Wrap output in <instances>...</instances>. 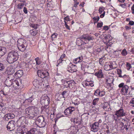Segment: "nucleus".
<instances>
[{
	"mask_svg": "<svg viewBox=\"0 0 134 134\" xmlns=\"http://www.w3.org/2000/svg\"><path fill=\"white\" fill-rule=\"evenodd\" d=\"M117 72L118 74L119 75V77H122L121 75V73L122 72L121 70L120 69H117Z\"/></svg>",
	"mask_w": 134,
	"mask_h": 134,
	"instance_id": "c9c22d12",
	"label": "nucleus"
},
{
	"mask_svg": "<svg viewBox=\"0 0 134 134\" xmlns=\"http://www.w3.org/2000/svg\"><path fill=\"white\" fill-rule=\"evenodd\" d=\"M50 101L49 98L46 95H43L41 98V104L44 106H48Z\"/></svg>",
	"mask_w": 134,
	"mask_h": 134,
	"instance_id": "39448f33",
	"label": "nucleus"
},
{
	"mask_svg": "<svg viewBox=\"0 0 134 134\" xmlns=\"http://www.w3.org/2000/svg\"><path fill=\"white\" fill-rule=\"evenodd\" d=\"M16 123L14 121H11L9 122L7 126V128L8 130L9 131H12L15 128Z\"/></svg>",
	"mask_w": 134,
	"mask_h": 134,
	"instance_id": "6e6552de",
	"label": "nucleus"
},
{
	"mask_svg": "<svg viewBox=\"0 0 134 134\" xmlns=\"http://www.w3.org/2000/svg\"><path fill=\"white\" fill-rule=\"evenodd\" d=\"M6 52V48L4 47H0V58Z\"/></svg>",
	"mask_w": 134,
	"mask_h": 134,
	"instance_id": "412c9836",
	"label": "nucleus"
},
{
	"mask_svg": "<svg viewBox=\"0 0 134 134\" xmlns=\"http://www.w3.org/2000/svg\"><path fill=\"white\" fill-rule=\"evenodd\" d=\"M9 76H8V79H7L5 81V85L8 87H10L12 85L13 80L12 79H10Z\"/></svg>",
	"mask_w": 134,
	"mask_h": 134,
	"instance_id": "f3484780",
	"label": "nucleus"
},
{
	"mask_svg": "<svg viewBox=\"0 0 134 134\" xmlns=\"http://www.w3.org/2000/svg\"><path fill=\"white\" fill-rule=\"evenodd\" d=\"M67 92V91H64L62 93L61 95H60L59 97L57 98L58 100H62L64 102L65 100V96Z\"/></svg>",
	"mask_w": 134,
	"mask_h": 134,
	"instance_id": "ddd939ff",
	"label": "nucleus"
},
{
	"mask_svg": "<svg viewBox=\"0 0 134 134\" xmlns=\"http://www.w3.org/2000/svg\"><path fill=\"white\" fill-rule=\"evenodd\" d=\"M64 20H65L64 21H70V19L69 18V16H67L66 17H65L64 18Z\"/></svg>",
	"mask_w": 134,
	"mask_h": 134,
	"instance_id": "de8ad7c7",
	"label": "nucleus"
},
{
	"mask_svg": "<svg viewBox=\"0 0 134 134\" xmlns=\"http://www.w3.org/2000/svg\"><path fill=\"white\" fill-rule=\"evenodd\" d=\"M37 73L38 76L42 78H44L48 76L49 75L48 71L43 70H38Z\"/></svg>",
	"mask_w": 134,
	"mask_h": 134,
	"instance_id": "0eeeda50",
	"label": "nucleus"
},
{
	"mask_svg": "<svg viewBox=\"0 0 134 134\" xmlns=\"http://www.w3.org/2000/svg\"><path fill=\"white\" fill-rule=\"evenodd\" d=\"M124 123H122L121 124L124 126V129L125 128L126 130H127L128 129V126L130 125L129 123L127 121H124Z\"/></svg>",
	"mask_w": 134,
	"mask_h": 134,
	"instance_id": "b1692460",
	"label": "nucleus"
},
{
	"mask_svg": "<svg viewBox=\"0 0 134 134\" xmlns=\"http://www.w3.org/2000/svg\"><path fill=\"white\" fill-rule=\"evenodd\" d=\"M126 67L128 70H129L130 68H132L131 64L128 63H127Z\"/></svg>",
	"mask_w": 134,
	"mask_h": 134,
	"instance_id": "58836bf2",
	"label": "nucleus"
},
{
	"mask_svg": "<svg viewBox=\"0 0 134 134\" xmlns=\"http://www.w3.org/2000/svg\"><path fill=\"white\" fill-rule=\"evenodd\" d=\"M131 9L132 10H134V4H133L132 6V7Z\"/></svg>",
	"mask_w": 134,
	"mask_h": 134,
	"instance_id": "774afa93",
	"label": "nucleus"
},
{
	"mask_svg": "<svg viewBox=\"0 0 134 134\" xmlns=\"http://www.w3.org/2000/svg\"><path fill=\"white\" fill-rule=\"evenodd\" d=\"M7 72L8 74V76H9L11 75H12L15 72L14 69L12 66L7 67Z\"/></svg>",
	"mask_w": 134,
	"mask_h": 134,
	"instance_id": "dca6fc26",
	"label": "nucleus"
},
{
	"mask_svg": "<svg viewBox=\"0 0 134 134\" xmlns=\"http://www.w3.org/2000/svg\"><path fill=\"white\" fill-rule=\"evenodd\" d=\"M83 58L82 57H79L73 60V62L75 64H77L79 62L83 61Z\"/></svg>",
	"mask_w": 134,
	"mask_h": 134,
	"instance_id": "5701e85b",
	"label": "nucleus"
},
{
	"mask_svg": "<svg viewBox=\"0 0 134 134\" xmlns=\"http://www.w3.org/2000/svg\"><path fill=\"white\" fill-rule=\"evenodd\" d=\"M121 53L122 55L123 56H125L127 55V53L126 49H124L122 50Z\"/></svg>",
	"mask_w": 134,
	"mask_h": 134,
	"instance_id": "f704fd0d",
	"label": "nucleus"
},
{
	"mask_svg": "<svg viewBox=\"0 0 134 134\" xmlns=\"http://www.w3.org/2000/svg\"><path fill=\"white\" fill-rule=\"evenodd\" d=\"M75 110V108L73 107H70L67 108L64 111V114L70 116L72 112Z\"/></svg>",
	"mask_w": 134,
	"mask_h": 134,
	"instance_id": "9d476101",
	"label": "nucleus"
},
{
	"mask_svg": "<svg viewBox=\"0 0 134 134\" xmlns=\"http://www.w3.org/2000/svg\"><path fill=\"white\" fill-rule=\"evenodd\" d=\"M64 61L63 60H62V59H60L59 60L57 61V62H59V64L60 63H62V61Z\"/></svg>",
	"mask_w": 134,
	"mask_h": 134,
	"instance_id": "bf43d9fd",
	"label": "nucleus"
},
{
	"mask_svg": "<svg viewBox=\"0 0 134 134\" xmlns=\"http://www.w3.org/2000/svg\"><path fill=\"white\" fill-rule=\"evenodd\" d=\"M104 69L106 71H108L110 70V67L109 65H105L104 66Z\"/></svg>",
	"mask_w": 134,
	"mask_h": 134,
	"instance_id": "473e14b6",
	"label": "nucleus"
},
{
	"mask_svg": "<svg viewBox=\"0 0 134 134\" xmlns=\"http://www.w3.org/2000/svg\"><path fill=\"white\" fill-rule=\"evenodd\" d=\"M104 126H105L106 127V129H107V130L109 129V127L107 126V125L106 124H104Z\"/></svg>",
	"mask_w": 134,
	"mask_h": 134,
	"instance_id": "69168bd1",
	"label": "nucleus"
},
{
	"mask_svg": "<svg viewBox=\"0 0 134 134\" xmlns=\"http://www.w3.org/2000/svg\"><path fill=\"white\" fill-rule=\"evenodd\" d=\"M75 84V81L73 80H71L67 81H64L63 85L65 87L70 88L74 86Z\"/></svg>",
	"mask_w": 134,
	"mask_h": 134,
	"instance_id": "1a4fd4ad",
	"label": "nucleus"
},
{
	"mask_svg": "<svg viewBox=\"0 0 134 134\" xmlns=\"http://www.w3.org/2000/svg\"><path fill=\"white\" fill-rule=\"evenodd\" d=\"M109 65L110 67V70L116 68V67H114L112 65Z\"/></svg>",
	"mask_w": 134,
	"mask_h": 134,
	"instance_id": "680f3d73",
	"label": "nucleus"
},
{
	"mask_svg": "<svg viewBox=\"0 0 134 134\" xmlns=\"http://www.w3.org/2000/svg\"><path fill=\"white\" fill-rule=\"evenodd\" d=\"M74 68L73 67H72L71 69V70L70 71V72H76L77 71V69H76L75 68H76V66L75 65H74L73 66Z\"/></svg>",
	"mask_w": 134,
	"mask_h": 134,
	"instance_id": "7c9ffc66",
	"label": "nucleus"
},
{
	"mask_svg": "<svg viewBox=\"0 0 134 134\" xmlns=\"http://www.w3.org/2000/svg\"><path fill=\"white\" fill-rule=\"evenodd\" d=\"M103 25V23L102 22L100 23H98L97 25V28H100L102 27Z\"/></svg>",
	"mask_w": 134,
	"mask_h": 134,
	"instance_id": "49530a36",
	"label": "nucleus"
},
{
	"mask_svg": "<svg viewBox=\"0 0 134 134\" xmlns=\"http://www.w3.org/2000/svg\"><path fill=\"white\" fill-rule=\"evenodd\" d=\"M30 32L32 35L35 36L37 33V31L35 29H33L30 31Z\"/></svg>",
	"mask_w": 134,
	"mask_h": 134,
	"instance_id": "a878e982",
	"label": "nucleus"
},
{
	"mask_svg": "<svg viewBox=\"0 0 134 134\" xmlns=\"http://www.w3.org/2000/svg\"><path fill=\"white\" fill-rule=\"evenodd\" d=\"M17 122H18L17 124H18V126L19 127H20V126H21V123L22 122H21V121L20 120H18V121Z\"/></svg>",
	"mask_w": 134,
	"mask_h": 134,
	"instance_id": "864d4df0",
	"label": "nucleus"
},
{
	"mask_svg": "<svg viewBox=\"0 0 134 134\" xmlns=\"http://www.w3.org/2000/svg\"><path fill=\"white\" fill-rule=\"evenodd\" d=\"M99 123L95 122L93 124L91 127V131L94 132H96L98 130L99 127Z\"/></svg>",
	"mask_w": 134,
	"mask_h": 134,
	"instance_id": "2eb2a0df",
	"label": "nucleus"
},
{
	"mask_svg": "<svg viewBox=\"0 0 134 134\" xmlns=\"http://www.w3.org/2000/svg\"><path fill=\"white\" fill-rule=\"evenodd\" d=\"M131 52L132 54H134V48L132 49L131 51Z\"/></svg>",
	"mask_w": 134,
	"mask_h": 134,
	"instance_id": "338daca9",
	"label": "nucleus"
},
{
	"mask_svg": "<svg viewBox=\"0 0 134 134\" xmlns=\"http://www.w3.org/2000/svg\"><path fill=\"white\" fill-rule=\"evenodd\" d=\"M39 83V81L37 79L34 80L33 82V84L35 87L37 86L38 85Z\"/></svg>",
	"mask_w": 134,
	"mask_h": 134,
	"instance_id": "cd10ccee",
	"label": "nucleus"
},
{
	"mask_svg": "<svg viewBox=\"0 0 134 134\" xmlns=\"http://www.w3.org/2000/svg\"><path fill=\"white\" fill-rule=\"evenodd\" d=\"M80 38H81V40L82 41H83V40L85 41H89L92 39V37L89 35L85 34L82 35L80 37Z\"/></svg>",
	"mask_w": 134,
	"mask_h": 134,
	"instance_id": "f8f14e48",
	"label": "nucleus"
},
{
	"mask_svg": "<svg viewBox=\"0 0 134 134\" xmlns=\"http://www.w3.org/2000/svg\"><path fill=\"white\" fill-rule=\"evenodd\" d=\"M5 108V107L4 105H2V104L0 105V110L4 111Z\"/></svg>",
	"mask_w": 134,
	"mask_h": 134,
	"instance_id": "37998d69",
	"label": "nucleus"
},
{
	"mask_svg": "<svg viewBox=\"0 0 134 134\" xmlns=\"http://www.w3.org/2000/svg\"><path fill=\"white\" fill-rule=\"evenodd\" d=\"M36 131V129L33 128L26 132L22 131V133L23 134H35V132Z\"/></svg>",
	"mask_w": 134,
	"mask_h": 134,
	"instance_id": "a211bd4d",
	"label": "nucleus"
},
{
	"mask_svg": "<svg viewBox=\"0 0 134 134\" xmlns=\"http://www.w3.org/2000/svg\"><path fill=\"white\" fill-rule=\"evenodd\" d=\"M4 68V65L2 63H0V70H3Z\"/></svg>",
	"mask_w": 134,
	"mask_h": 134,
	"instance_id": "c03bdc74",
	"label": "nucleus"
},
{
	"mask_svg": "<svg viewBox=\"0 0 134 134\" xmlns=\"http://www.w3.org/2000/svg\"><path fill=\"white\" fill-rule=\"evenodd\" d=\"M24 12L25 14H27V11L26 8L25 7L24 8Z\"/></svg>",
	"mask_w": 134,
	"mask_h": 134,
	"instance_id": "3c124183",
	"label": "nucleus"
},
{
	"mask_svg": "<svg viewBox=\"0 0 134 134\" xmlns=\"http://www.w3.org/2000/svg\"><path fill=\"white\" fill-rule=\"evenodd\" d=\"M79 4V2H76L75 3V4H74V7L76 8L77 7V5Z\"/></svg>",
	"mask_w": 134,
	"mask_h": 134,
	"instance_id": "052dcab7",
	"label": "nucleus"
},
{
	"mask_svg": "<svg viewBox=\"0 0 134 134\" xmlns=\"http://www.w3.org/2000/svg\"><path fill=\"white\" fill-rule=\"evenodd\" d=\"M99 12L100 14H101L103 12V10L102 9V8L100 7L99 9Z\"/></svg>",
	"mask_w": 134,
	"mask_h": 134,
	"instance_id": "603ef678",
	"label": "nucleus"
},
{
	"mask_svg": "<svg viewBox=\"0 0 134 134\" xmlns=\"http://www.w3.org/2000/svg\"><path fill=\"white\" fill-rule=\"evenodd\" d=\"M104 105L103 107V109L105 111H107V110H109V108H108L109 106V105L107 104L108 105Z\"/></svg>",
	"mask_w": 134,
	"mask_h": 134,
	"instance_id": "79ce46f5",
	"label": "nucleus"
},
{
	"mask_svg": "<svg viewBox=\"0 0 134 134\" xmlns=\"http://www.w3.org/2000/svg\"><path fill=\"white\" fill-rule=\"evenodd\" d=\"M65 22V24L64 25L65 27L68 29L70 30V29L69 27V26H68L66 24V21H64Z\"/></svg>",
	"mask_w": 134,
	"mask_h": 134,
	"instance_id": "09e8293b",
	"label": "nucleus"
},
{
	"mask_svg": "<svg viewBox=\"0 0 134 134\" xmlns=\"http://www.w3.org/2000/svg\"><path fill=\"white\" fill-rule=\"evenodd\" d=\"M102 59V58H101L100 59V60H99V63L100 64H102V63H103V61L101 60Z\"/></svg>",
	"mask_w": 134,
	"mask_h": 134,
	"instance_id": "e2e57ef3",
	"label": "nucleus"
},
{
	"mask_svg": "<svg viewBox=\"0 0 134 134\" xmlns=\"http://www.w3.org/2000/svg\"><path fill=\"white\" fill-rule=\"evenodd\" d=\"M23 74V71L21 70L18 71L14 75L16 78L20 77Z\"/></svg>",
	"mask_w": 134,
	"mask_h": 134,
	"instance_id": "6ab92c4d",
	"label": "nucleus"
},
{
	"mask_svg": "<svg viewBox=\"0 0 134 134\" xmlns=\"http://www.w3.org/2000/svg\"><path fill=\"white\" fill-rule=\"evenodd\" d=\"M35 60L36 61V63L37 65H39L42 63V61L41 59L38 57H37L35 58Z\"/></svg>",
	"mask_w": 134,
	"mask_h": 134,
	"instance_id": "bb28decb",
	"label": "nucleus"
},
{
	"mask_svg": "<svg viewBox=\"0 0 134 134\" xmlns=\"http://www.w3.org/2000/svg\"><path fill=\"white\" fill-rule=\"evenodd\" d=\"M104 14H105V12H104V13H103L102 14H101L100 15V18H103L104 17Z\"/></svg>",
	"mask_w": 134,
	"mask_h": 134,
	"instance_id": "0e129e2a",
	"label": "nucleus"
},
{
	"mask_svg": "<svg viewBox=\"0 0 134 134\" xmlns=\"http://www.w3.org/2000/svg\"><path fill=\"white\" fill-rule=\"evenodd\" d=\"M33 99H34L32 96L30 97L29 98L26 99L25 101L23 102V104H25L26 105H28V103H31Z\"/></svg>",
	"mask_w": 134,
	"mask_h": 134,
	"instance_id": "4be33fe9",
	"label": "nucleus"
},
{
	"mask_svg": "<svg viewBox=\"0 0 134 134\" xmlns=\"http://www.w3.org/2000/svg\"><path fill=\"white\" fill-rule=\"evenodd\" d=\"M125 28H126V30H130L131 29V28L128 26H125Z\"/></svg>",
	"mask_w": 134,
	"mask_h": 134,
	"instance_id": "6e6d98bb",
	"label": "nucleus"
},
{
	"mask_svg": "<svg viewBox=\"0 0 134 134\" xmlns=\"http://www.w3.org/2000/svg\"><path fill=\"white\" fill-rule=\"evenodd\" d=\"M30 26L34 28L35 29L38 28V25L37 24H31Z\"/></svg>",
	"mask_w": 134,
	"mask_h": 134,
	"instance_id": "72a5a7b5",
	"label": "nucleus"
},
{
	"mask_svg": "<svg viewBox=\"0 0 134 134\" xmlns=\"http://www.w3.org/2000/svg\"><path fill=\"white\" fill-rule=\"evenodd\" d=\"M131 106L134 107V98L132 99L131 100L130 102Z\"/></svg>",
	"mask_w": 134,
	"mask_h": 134,
	"instance_id": "a19ab883",
	"label": "nucleus"
},
{
	"mask_svg": "<svg viewBox=\"0 0 134 134\" xmlns=\"http://www.w3.org/2000/svg\"><path fill=\"white\" fill-rule=\"evenodd\" d=\"M115 115H116L118 118L125 116L126 113L124 112L122 108H121L120 109L115 111Z\"/></svg>",
	"mask_w": 134,
	"mask_h": 134,
	"instance_id": "9b49d317",
	"label": "nucleus"
},
{
	"mask_svg": "<svg viewBox=\"0 0 134 134\" xmlns=\"http://www.w3.org/2000/svg\"><path fill=\"white\" fill-rule=\"evenodd\" d=\"M49 106H44V107L43 110L44 111L46 112V113H48L49 110L48 108H49Z\"/></svg>",
	"mask_w": 134,
	"mask_h": 134,
	"instance_id": "c756f323",
	"label": "nucleus"
},
{
	"mask_svg": "<svg viewBox=\"0 0 134 134\" xmlns=\"http://www.w3.org/2000/svg\"><path fill=\"white\" fill-rule=\"evenodd\" d=\"M15 117L13 113L6 114L4 117V119L6 121H8L9 119L14 118Z\"/></svg>",
	"mask_w": 134,
	"mask_h": 134,
	"instance_id": "4468645a",
	"label": "nucleus"
},
{
	"mask_svg": "<svg viewBox=\"0 0 134 134\" xmlns=\"http://www.w3.org/2000/svg\"><path fill=\"white\" fill-rule=\"evenodd\" d=\"M103 29L105 30H107L109 29V27L108 26H105L104 27Z\"/></svg>",
	"mask_w": 134,
	"mask_h": 134,
	"instance_id": "5fc2aeb1",
	"label": "nucleus"
},
{
	"mask_svg": "<svg viewBox=\"0 0 134 134\" xmlns=\"http://www.w3.org/2000/svg\"><path fill=\"white\" fill-rule=\"evenodd\" d=\"M36 124L40 127H43L46 125L45 122L44 121V118L42 116H38L35 121Z\"/></svg>",
	"mask_w": 134,
	"mask_h": 134,
	"instance_id": "20e7f679",
	"label": "nucleus"
},
{
	"mask_svg": "<svg viewBox=\"0 0 134 134\" xmlns=\"http://www.w3.org/2000/svg\"><path fill=\"white\" fill-rule=\"evenodd\" d=\"M94 75L95 76H97L99 78H102L103 77L104 75L102 72V70L100 69L98 72L95 73Z\"/></svg>",
	"mask_w": 134,
	"mask_h": 134,
	"instance_id": "aec40b11",
	"label": "nucleus"
},
{
	"mask_svg": "<svg viewBox=\"0 0 134 134\" xmlns=\"http://www.w3.org/2000/svg\"><path fill=\"white\" fill-rule=\"evenodd\" d=\"M57 35L58 34L56 33L53 34L51 36V38H52V40H53L55 38H56Z\"/></svg>",
	"mask_w": 134,
	"mask_h": 134,
	"instance_id": "ea45409f",
	"label": "nucleus"
},
{
	"mask_svg": "<svg viewBox=\"0 0 134 134\" xmlns=\"http://www.w3.org/2000/svg\"><path fill=\"white\" fill-rule=\"evenodd\" d=\"M119 88L122 87L121 92L123 95H126L128 93L129 87L127 85H125L124 83H122L119 84L118 86Z\"/></svg>",
	"mask_w": 134,
	"mask_h": 134,
	"instance_id": "423d86ee",
	"label": "nucleus"
},
{
	"mask_svg": "<svg viewBox=\"0 0 134 134\" xmlns=\"http://www.w3.org/2000/svg\"><path fill=\"white\" fill-rule=\"evenodd\" d=\"M17 46L18 48L20 51L24 52L27 47V43L25 40L23 38H19L17 41Z\"/></svg>",
	"mask_w": 134,
	"mask_h": 134,
	"instance_id": "7ed1b4c3",
	"label": "nucleus"
},
{
	"mask_svg": "<svg viewBox=\"0 0 134 134\" xmlns=\"http://www.w3.org/2000/svg\"><path fill=\"white\" fill-rule=\"evenodd\" d=\"M98 100V99H94L92 102L93 104L94 105H96L97 104L96 102H97Z\"/></svg>",
	"mask_w": 134,
	"mask_h": 134,
	"instance_id": "a18cd8bd",
	"label": "nucleus"
},
{
	"mask_svg": "<svg viewBox=\"0 0 134 134\" xmlns=\"http://www.w3.org/2000/svg\"><path fill=\"white\" fill-rule=\"evenodd\" d=\"M80 121L79 119H75L74 120V122H76V123L77 124H80L81 123V119H80Z\"/></svg>",
	"mask_w": 134,
	"mask_h": 134,
	"instance_id": "4c0bfd02",
	"label": "nucleus"
},
{
	"mask_svg": "<svg viewBox=\"0 0 134 134\" xmlns=\"http://www.w3.org/2000/svg\"><path fill=\"white\" fill-rule=\"evenodd\" d=\"M129 24L130 25H132L134 24V22L132 21H130Z\"/></svg>",
	"mask_w": 134,
	"mask_h": 134,
	"instance_id": "4d7b16f0",
	"label": "nucleus"
},
{
	"mask_svg": "<svg viewBox=\"0 0 134 134\" xmlns=\"http://www.w3.org/2000/svg\"><path fill=\"white\" fill-rule=\"evenodd\" d=\"M93 19L94 20V23H95L97 22L99 20V18L98 16L94 17L93 18Z\"/></svg>",
	"mask_w": 134,
	"mask_h": 134,
	"instance_id": "2f4dec72",
	"label": "nucleus"
},
{
	"mask_svg": "<svg viewBox=\"0 0 134 134\" xmlns=\"http://www.w3.org/2000/svg\"><path fill=\"white\" fill-rule=\"evenodd\" d=\"M31 55V53L30 51H29L26 53H25L24 54L25 57L26 58L30 57Z\"/></svg>",
	"mask_w": 134,
	"mask_h": 134,
	"instance_id": "c85d7f7f",
	"label": "nucleus"
},
{
	"mask_svg": "<svg viewBox=\"0 0 134 134\" xmlns=\"http://www.w3.org/2000/svg\"><path fill=\"white\" fill-rule=\"evenodd\" d=\"M120 6L123 8H125L126 7V4L125 3L124 4H120Z\"/></svg>",
	"mask_w": 134,
	"mask_h": 134,
	"instance_id": "8fccbe9b",
	"label": "nucleus"
},
{
	"mask_svg": "<svg viewBox=\"0 0 134 134\" xmlns=\"http://www.w3.org/2000/svg\"><path fill=\"white\" fill-rule=\"evenodd\" d=\"M65 56V55L64 54H63L61 56L60 58L62 59L63 58H64Z\"/></svg>",
	"mask_w": 134,
	"mask_h": 134,
	"instance_id": "13d9d810",
	"label": "nucleus"
},
{
	"mask_svg": "<svg viewBox=\"0 0 134 134\" xmlns=\"http://www.w3.org/2000/svg\"><path fill=\"white\" fill-rule=\"evenodd\" d=\"M25 2V1H23V3H18L17 6V8L20 9H22L25 5V4L24 3Z\"/></svg>",
	"mask_w": 134,
	"mask_h": 134,
	"instance_id": "393cba45",
	"label": "nucleus"
},
{
	"mask_svg": "<svg viewBox=\"0 0 134 134\" xmlns=\"http://www.w3.org/2000/svg\"><path fill=\"white\" fill-rule=\"evenodd\" d=\"M27 118L30 119L37 116L40 113L39 109L34 106L29 107L26 108L25 110Z\"/></svg>",
	"mask_w": 134,
	"mask_h": 134,
	"instance_id": "f257e3e1",
	"label": "nucleus"
},
{
	"mask_svg": "<svg viewBox=\"0 0 134 134\" xmlns=\"http://www.w3.org/2000/svg\"><path fill=\"white\" fill-rule=\"evenodd\" d=\"M100 92L99 90L97 89L95 91L94 94L96 96H98V95L99 96Z\"/></svg>",
	"mask_w": 134,
	"mask_h": 134,
	"instance_id": "e433bc0d",
	"label": "nucleus"
},
{
	"mask_svg": "<svg viewBox=\"0 0 134 134\" xmlns=\"http://www.w3.org/2000/svg\"><path fill=\"white\" fill-rule=\"evenodd\" d=\"M18 58V55L17 53L14 51H12L9 53L7 60L8 62L12 63L16 61Z\"/></svg>",
	"mask_w": 134,
	"mask_h": 134,
	"instance_id": "f03ea898",
	"label": "nucleus"
}]
</instances>
